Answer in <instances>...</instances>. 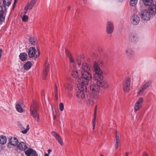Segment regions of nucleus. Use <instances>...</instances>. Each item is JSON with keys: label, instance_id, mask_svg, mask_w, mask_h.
Returning a JSON list of instances; mask_svg holds the SVG:
<instances>
[{"label": "nucleus", "instance_id": "f257e3e1", "mask_svg": "<svg viewBox=\"0 0 156 156\" xmlns=\"http://www.w3.org/2000/svg\"><path fill=\"white\" fill-rule=\"evenodd\" d=\"M93 67L95 72L93 76V80L96 83H91L90 86V89L92 91L97 93L99 91L100 87L107 88L109 85L106 81L104 80L103 73L98 66V63L94 62Z\"/></svg>", "mask_w": 156, "mask_h": 156}, {"label": "nucleus", "instance_id": "f03ea898", "mask_svg": "<svg viewBox=\"0 0 156 156\" xmlns=\"http://www.w3.org/2000/svg\"><path fill=\"white\" fill-rule=\"evenodd\" d=\"M81 75L82 77L78 79V81L81 82V81H84L85 84H88L89 81L92 78L91 74L88 72L90 69L89 65L86 63L83 64L81 68Z\"/></svg>", "mask_w": 156, "mask_h": 156}, {"label": "nucleus", "instance_id": "7ed1b4c3", "mask_svg": "<svg viewBox=\"0 0 156 156\" xmlns=\"http://www.w3.org/2000/svg\"><path fill=\"white\" fill-rule=\"evenodd\" d=\"M78 82L77 86L79 90L77 92L76 96L79 98L83 99L86 97L87 89L86 85L88 84H85L84 81L80 82L78 81Z\"/></svg>", "mask_w": 156, "mask_h": 156}, {"label": "nucleus", "instance_id": "20e7f679", "mask_svg": "<svg viewBox=\"0 0 156 156\" xmlns=\"http://www.w3.org/2000/svg\"><path fill=\"white\" fill-rule=\"evenodd\" d=\"M30 111V114L34 119L37 122L39 121L40 118L39 114L37 111V106L35 103L33 104L31 106Z\"/></svg>", "mask_w": 156, "mask_h": 156}, {"label": "nucleus", "instance_id": "39448f33", "mask_svg": "<svg viewBox=\"0 0 156 156\" xmlns=\"http://www.w3.org/2000/svg\"><path fill=\"white\" fill-rule=\"evenodd\" d=\"M99 96L97 93H92L90 94L89 97H87L86 103L87 104L90 106L93 105L94 103V101L93 100L99 98Z\"/></svg>", "mask_w": 156, "mask_h": 156}, {"label": "nucleus", "instance_id": "423d86ee", "mask_svg": "<svg viewBox=\"0 0 156 156\" xmlns=\"http://www.w3.org/2000/svg\"><path fill=\"white\" fill-rule=\"evenodd\" d=\"M37 52L35 48L32 47H30L28 52L29 57L30 58L34 57V58H39L40 55V52L38 51L37 53H36Z\"/></svg>", "mask_w": 156, "mask_h": 156}, {"label": "nucleus", "instance_id": "0eeeda50", "mask_svg": "<svg viewBox=\"0 0 156 156\" xmlns=\"http://www.w3.org/2000/svg\"><path fill=\"white\" fill-rule=\"evenodd\" d=\"M140 16L141 19L144 21H148L151 18L150 13L147 10L144 9L140 12Z\"/></svg>", "mask_w": 156, "mask_h": 156}, {"label": "nucleus", "instance_id": "6e6552de", "mask_svg": "<svg viewBox=\"0 0 156 156\" xmlns=\"http://www.w3.org/2000/svg\"><path fill=\"white\" fill-rule=\"evenodd\" d=\"M131 83V79L129 77L126 78L123 83V87L124 91L125 92H128L130 89Z\"/></svg>", "mask_w": 156, "mask_h": 156}, {"label": "nucleus", "instance_id": "1a4fd4ad", "mask_svg": "<svg viewBox=\"0 0 156 156\" xmlns=\"http://www.w3.org/2000/svg\"><path fill=\"white\" fill-rule=\"evenodd\" d=\"M114 30V26L113 23L111 21H108L106 25V31L109 34H112Z\"/></svg>", "mask_w": 156, "mask_h": 156}, {"label": "nucleus", "instance_id": "9d476101", "mask_svg": "<svg viewBox=\"0 0 156 156\" xmlns=\"http://www.w3.org/2000/svg\"><path fill=\"white\" fill-rule=\"evenodd\" d=\"M143 101L144 99L143 98H140L137 99L134 105L135 111L138 110L142 107Z\"/></svg>", "mask_w": 156, "mask_h": 156}, {"label": "nucleus", "instance_id": "9b49d317", "mask_svg": "<svg viewBox=\"0 0 156 156\" xmlns=\"http://www.w3.org/2000/svg\"><path fill=\"white\" fill-rule=\"evenodd\" d=\"M36 3L35 2H34L31 0L30 2H28L24 8L25 11L24 12V13L26 14L28 10L32 9L34 7Z\"/></svg>", "mask_w": 156, "mask_h": 156}, {"label": "nucleus", "instance_id": "f8f14e48", "mask_svg": "<svg viewBox=\"0 0 156 156\" xmlns=\"http://www.w3.org/2000/svg\"><path fill=\"white\" fill-rule=\"evenodd\" d=\"M139 38L138 35L136 34H131L129 37V41L133 43H136L139 42Z\"/></svg>", "mask_w": 156, "mask_h": 156}, {"label": "nucleus", "instance_id": "ddd939ff", "mask_svg": "<svg viewBox=\"0 0 156 156\" xmlns=\"http://www.w3.org/2000/svg\"><path fill=\"white\" fill-rule=\"evenodd\" d=\"M51 133L52 135L55 138L58 143L61 145L63 146L64 145V143L62 139L58 133L54 131L51 132Z\"/></svg>", "mask_w": 156, "mask_h": 156}, {"label": "nucleus", "instance_id": "4468645a", "mask_svg": "<svg viewBox=\"0 0 156 156\" xmlns=\"http://www.w3.org/2000/svg\"><path fill=\"white\" fill-rule=\"evenodd\" d=\"M131 20L132 24L133 25H136L139 23L140 19L138 15L134 14L131 17Z\"/></svg>", "mask_w": 156, "mask_h": 156}, {"label": "nucleus", "instance_id": "2eb2a0df", "mask_svg": "<svg viewBox=\"0 0 156 156\" xmlns=\"http://www.w3.org/2000/svg\"><path fill=\"white\" fill-rule=\"evenodd\" d=\"M17 147L18 150L23 151L25 152L26 151V149L28 148L26 144L23 142H21L18 144Z\"/></svg>", "mask_w": 156, "mask_h": 156}, {"label": "nucleus", "instance_id": "dca6fc26", "mask_svg": "<svg viewBox=\"0 0 156 156\" xmlns=\"http://www.w3.org/2000/svg\"><path fill=\"white\" fill-rule=\"evenodd\" d=\"M25 154L28 156H37L36 152L31 148H29L25 151Z\"/></svg>", "mask_w": 156, "mask_h": 156}, {"label": "nucleus", "instance_id": "f3484780", "mask_svg": "<svg viewBox=\"0 0 156 156\" xmlns=\"http://www.w3.org/2000/svg\"><path fill=\"white\" fill-rule=\"evenodd\" d=\"M148 8L149 12L152 15L156 14V6L154 5L150 4Z\"/></svg>", "mask_w": 156, "mask_h": 156}, {"label": "nucleus", "instance_id": "a211bd4d", "mask_svg": "<svg viewBox=\"0 0 156 156\" xmlns=\"http://www.w3.org/2000/svg\"><path fill=\"white\" fill-rule=\"evenodd\" d=\"M63 86L65 89L68 91L72 90L73 89V86L69 81H67L65 83Z\"/></svg>", "mask_w": 156, "mask_h": 156}, {"label": "nucleus", "instance_id": "6ab92c4d", "mask_svg": "<svg viewBox=\"0 0 156 156\" xmlns=\"http://www.w3.org/2000/svg\"><path fill=\"white\" fill-rule=\"evenodd\" d=\"M126 53L129 58H133L134 57V54L132 49L128 48L126 51Z\"/></svg>", "mask_w": 156, "mask_h": 156}, {"label": "nucleus", "instance_id": "aec40b11", "mask_svg": "<svg viewBox=\"0 0 156 156\" xmlns=\"http://www.w3.org/2000/svg\"><path fill=\"white\" fill-rule=\"evenodd\" d=\"M9 143L13 146L17 145L18 143V139L15 137H12L10 139L9 141Z\"/></svg>", "mask_w": 156, "mask_h": 156}, {"label": "nucleus", "instance_id": "412c9836", "mask_svg": "<svg viewBox=\"0 0 156 156\" xmlns=\"http://www.w3.org/2000/svg\"><path fill=\"white\" fill-rule=\"evenodd\" d=\"M12 2V0H4L3 3L4 5L1 6V7L2 9H3V7L4 8L5 10H6V6H9L10 5Z\"/></svg>", "mask_w": 156, "mask_h": 156}, {"label": "nucleus", "instance_id": "4be33fe9", "mask_svg": "<svg viewBox=\"0 0 156 156\" xmlns=\"http://www.w3.org/2000/svg\"><path fill=\"white\" fill-rule=\"evenodd\" d=\"M5 11H3V9L0 11V24L1 22H2L4 21L5 18Z\"/></svg>", "mask_w": 156, "mask_h": 156}, {"label": "nucleus", "instance_id": "5701e85b", "mask_svg": "<svg viewBox=\"0 0 156 156\" xmlns=\"http://www.w3.org/2000/svg\"><path fill=\"white\" fill-rule=\"evenodd\" d=\"M62 50L63 51L65 50L66 55L69 58H74V57L72 55L71 53L68 49H66L63 47Z\"/></svg>", "mask_w": 156, "mask_h": 156}, {"label": "nucleus", "instance_id": "b1692460", "mask_svg": "<svg viewBox=\"0 0 156 156\" xmlns=\"http://www.w3.org/2000/svg\"><path fill=\"white\" fill-rule=\"evenodd\" d=\"M32 65L31 62H30L28 61L24 65V68L26 70H28L31 68Z\"/></svg>", "mask_w": 156, "mask_h": 156}, {"label": "nucleus", "instance_id": "393cba45", "mask_svg": "<svg viewBox=\"0 0 156 156\" xmlns=\"http://www.w3.org/2000/svg\"><path fill=\"white\" fill-rule=\"evenodd\" d=\"M7 142V138L5 136H2L0 137V144H4Z\"/></svg>", "mask_w": 156, "mask_h": 156}, {"label": "nucleus", "instance_id": "a878e982", "mask_svg": "<svg viewBox=\"0 0 156 156\" xmlns=\"http://www.w3.org/2000/svg\"><path fill=\"white\" fill-rule=\"evenodd\" d=\"M49 63L48 62H45V66H44V70L43 72H45L46 73H48V72L49 70Z\"/></svg>", "mask_w": 156, "mask_h": 156}, {"label": "nucleus", "instance_id": "bb28decb", "mask_svg": "<svg viewBox=\"0 0 156 156\" xmlns=\"http://www.w3.org/2000/svg\"><path fill=\"white\" fill-rule=\"evenodd\" d=\"M144 3L146 5H149L153 2V0H143Z\"/></svg>", "mask_w": 156, "mask_h": 156}, {"label": "nucleus", "instance_id": "cd10ccee", "mask_svg": "<svg viewBox=\"0 0 156 156\" xmlns=\"http://www.w3.org/2000/svg\"><path fill=\"white\" fill-rule=\"evenodd\" d=\"M151 83V82L149 81L145 83L142 87L145 90L148 87Z\"/></svg>", "mask_w": 156, "mask_h": 156}, {"label": "nucleus", "instance_id": "c85d7f7f", "mask_svg": "<svg viewBox=\"0 0 156 156\" xmlns=\"http://www.w3.org/2000/svg\"><path fill=\"white\" fill-rule=\"evenodd\" d=\"M17 110L19 112L22 113L23 112V109L21 108L20 104H17L16 106Z\"/></svg>", "mask_w": 156, "mask_h": 156}, {"label": "nucleus", "instance_id": "c756f323", "mask_svg": "<svg viewBox=\"0 0 156 156\" xmlns=\"http://www.w3.org/2000/svg\"><path fill=\"white\" fill-rule=\"evenodd\" d=\"M27 54L25 52L21 53L19 55L20 58H27Z\"/></svg>", "mask_w": 156, "mask_h": 156}, {"label": "nucleus", "instance_id": "7c9ffc66", "mask_svg": "<svg viewBox=\"0 0 156 156\" xmlns=\"http://www.w3.org/2000/svg\"><path fill=\"white\" fill-rule=\"evenodd\" d=\"M116 140L115 143V146L116 149H117L118 147L119 143L120 142V140L118 135H116Z\"/></svg>", "mask_w": 156, "mask_h": 156}, {"label": "nucleus", "instance_id": "2f4dec72", "mask_svg": "<svg viewBox=\"0 0 156 156\" xmlns=\"http://www.w3.org/2000/svg\"><path fill=\"white\" fill-rule=\"evenodd\" d=\"M138 0H130V4L132 6H135L137 3Z\"/></svg>", "mask_w": 156, "mask_h": 156}, {"label": "nucleus", "instance_id": "473e14b6", "mask_svg": "<svg viewBox=\"0 0 156 156\" xmlns=\"http://www.w3.org/2000/svg\"><path fill=\"white\" fill-rule=\"evenodd\" d=\"M30 41L32 45H35L37 43L36 39L33 37L30 38Z\"/></svg>", "mask_w": 156, "mask_h": 156}, {"label": "nucleus", "instance_id": "72a5a7b5", "mask_svg": "<svg viewBox=\"0 0 156 156\" xmlns=\"http://www.w3.org/2000/svg\"><path fill=\"white\" fill-rule=\"evenodd\" d=\"M55 97L57 99H58V88L56 85H55Z\"/></svg>", "mask_w": 156, "mask_h": 156}, {"label": "nucleus", "instance_id": "f704fd0d", "mask_svg": "<svg viewBox=\"0 0 156 156\" xmlns=\"http://www.w3.org/2000/svg\"><path fill=\"white\" fill-rule=\"evenodd\" d=\"M79 74L77 71H74L72 74V76L74 78H77L78 77Z\"/></svg>", "mask_w": 156, "mask_h": 156}, {"label": "nucleus", "instance_id": "c9c22d12", "mask_svg": "<svg viewBox=\"0 0 156 156\" xmlns=\"http://www.w3.org/2000/svg\"><path fill=\"white\" fill-rule=\"evenodd\" d=\"M145 90V89H144V88L142 87L139 90L137 91V94L138 95L141 94H142V93L143 91Z\"/></svg>", "mask_w": 156, "mask_h": 156}, {"label": "nucleus", "instance_id": "e433bc0d", "mask_svg": "<svg viewBox=\"0 0 156 156\" xmlns=\"http://www.w3.org/2000/svg\"><path fill=\"white\" fill-rule=\"evenodd\" d=\"M59 108L60 110L62 111L64 109V106L62 103H61L59 104Z\"/></svg>", "mask_w": 156, "mask_h": 156}, {"label": "nucleus", "instance_id": "4c0bfd02", "mask_svg": "<svg viewBox=\"0 0 156 156\" xmlns=\"http://www.w3.org/2000/svg\"><path fill=\"white\" fill-rule=\"evenodd\" d=\"M29 125H28L27 126L26 129L24 130H23L22 132L23 134H26L27 133V131L29 130Z\"/></svg>", "mask_w": 156, "mask_h": 156}, {"label": "nucleus", "instance_id": "58836bf2", "mask_svg": "<svg viewBox=\"0 0 156 156\" xmlns=\"http://www.w3.org/2000/svg\"><path fill=\"white\" fill-rule=\"evenodd\" d=\"M28 19V17L27 16L24 15L22 18V20L24 22H26Z\"/></svg>", "mask_w": 156, "mask_h": 156}, {"label": "nucleus", "instance_id": "ea45409f", "mask_svg": "<svg viewBox=\"0 0 156 156\" xmlns=\"http://www.w3.org/2000/svg\"><path fill=\"white\" fill-rule=\"evenodd\" d=\"M43 75L42 77V78L43 80H45L46 78L48 73L45 72H43Z\"/></svg>", "mask_w": 156, "mask_h": 156}, {"label": "nucleus", "instance_id": "a19ab883", "mask_svg": "<svg viewBox=\"0 0 156 156\" xmlns=\"http://www.w3.org/2000/svg\"><path fill=\"white\" fill-rule=\"evenodd\" d=\"M57 112L56 110L55 109V112H53V119H56V113Z\"/></svg>", "mask_w": 156, "mask_h": 156}, {"label": "nucleus", "instance_id": "79ce46f5", "mask_svg": "<svg viewBox=\"0 0 156 156\" xmlns=\"http://www.w3.org/2000/svg\"><path fill=\"white\" fill-rule=\"evenodd\" d=\"M3 53V51L2 49H0V58H1L2 54Z\"/></svg>", "mask_w": 156, "mask_h": 156}, {"label": "nucleus", "instance_id": "37998d69", "mask_svg": "<svg viewBox=\"0 0 156 156\" xmlns=\"http://www.w3.org/2000/svg\"><path fill=\"white\" fill-rule=\"evenodd\" d=\"M17 0H15V1H14V3L13 7V9L14 8V7L16 4V3H17Z\"/></svg>", "mask_w": 156, "mask_h": 156}, {"label": "nucleus", "instance_id": "c03bdc74", "mask_svg": "<svg viewBox=\"0 0 156 156\" xmlns=\"http://www.w3.org/2000/svg\"><path fill=\"white\" fill-rule=\"evenodd\" d=\"M143 156H148V155L146 152H144L142 154Z\"/></svg>", "mask_w": 156, "mask_h": 156}, {"label": "nucleus", "instance_id": "a18cd8bd", "mask_svg": "<svg viewBox=\"0 0 156 156\" xmlns=\"http://www.w3.org/2000/svg\"><path fill=\"white\" fill-rule=\"evenodd\" d=\"M95 122H93V129H94L95 127Z\"/></svg>", "mask_w": 156, "mask_h": 156}, {"label": "nucleus", "instance_id": "49530a36", "mask_svg": "<svg viewBox=\"0 0 156 156\" xmlns=\"http://www.w3.org/2000/svg\"><path fill=\"white\" fill-rule=\"evenodd\" d=\"M97 106L96 105L95 108L94 110V114L95 115H96V111H97Z\"/></svg>", "mask_w": 156, "mask_h": 156}, {"label": "nucleus", "instance_id": "de8ad7c7", "mask_svg": "<svg viewBox=\"0 0 156 156\" xmlns=\"http://www.w3.org/2000/svg\"><path fill=\"white\" fill-rule=\"evenodd\" d=\"M96 115H94V119L93 120V122H95V119Z\"/></svg>", "mask_w": 156, "mask_h": 156}, {"label": "nucleus", "instance_id": "09e8293b", "mask_svg": "<svg viewBox=\"0 0 156 156\" xmlns=\"http://www.w3.org/2000/svg\"><path fill=\"white\" fill-rule=\"evenodd\" d=\"M74 62L73 59H70V62Z\"/></svg>", "mask_w": 156, "mask_h": 156}, {"label": "nucleus", "instance_id": "8fccbe9b", "mask_svg": "<svg viewBox=\"0 0 156 156\" xmlns=\"http://www.w3.org/2000/svg\"><path fill=\"white\" fill-rule=\"evenodd\" d=\"M129 153L128 152H126V156H128L129 155Z\"/></svg>", "mask_w": 156, "mask_h": 156}, {"label": "nucleus", "instance_id": "3c124183", "mask_svg": "<svg viewBox=\"0 0 156 156\" xmlns=\"http://www.w3.org/2000/svg\"><path fill=\"white\" fill-rule=\"evenodd\" d=\"M51 149H49L48 151V154H50V153L51 152Z\"/></svg>", "mask_w": 156, "mask_h": 156}, {"label": "nucleus", "instance_id": "603ef678", "mask_svg": "<svg viewBox=\"0 0 156 156\" xmlns=\"http://www.w3.org/2000/svg\"><path fill=\"white\" fill-rule=\"evenodd\" d=\"M115 134H116V135H117V134H118V131H115Z\"/></svg>", "mask_w": 156, "mask_h": 156}, {"label": "nucleus", "instance_id": "864d4df0", "mask_svg": "<svg viewBox=\"0 0 156 156\" xmlns=\"http://www.w3.org/2000/svg\"><path fill=\"white\" fill-rule=\"evenodd\" d=\"M67 8L68 9H70L71 8V7L70 6H69Z\"/></svg>", "mask_w": 156, "mask_h": 156}, {"label": "nucleus", "instance_id": "5fc2aeb1", "mask_svg": "<svg viewBox=\"0 0 156 156\" xmlns=\"http://www.w3.org/2000/svg\"><path fill=\"white\" fill-rule=\"evenodd\" d=\"M80 58H84V57H83V55H82L81 57H80Z\"/></svg>", "mask_w": 156, "mask_h": 156}, {"label": "nucleus", "instance_id": "6e6d98bb", "mask_svg": "<svg viewBox=\"0 0 156 156\" xmlns=\"http://www.w3.org/2000/svg\"><path fill=\"white\" fill-rule=\"evenodd\" d=\"M48 154H45V155H44V156H48Z\"/></svg>", "mask_w": 156, "mask_h": 156}, {"label": "nucleus", "instance_id": "4d7b16f0", "mask_svg": "<svg viewBox=\"0 0 156 156\" xmlns=\"http://www.w3.org/2000/svg\"><path fill=\"white\" fill-rule=\"evenodd\" d=\"M21 59L22 60V61H24L26 59Z\"/></svg>", "mask_w": 156, "mask_h": 156}, {"label": "nucleus", "instance_id": "13d9d810", "mask_svg": "<svg viewBox=\"0 0 156 156\" xmlns=\"http://www.w3.org/2000/svg\"><path fill=\"white\" fill-rule=\"evenodd\" d=\"M83 1H84V2L85 4H86V2H85V0H83Z\"/></svg>", "mask_w": 156, "mask_h": 156}, {"label": "nucleus", "instance_id": "bf43d9fd", "mask_svg": "<svg viewBox=\"0 0 156 156\" xmlns=\"http://www.w3.org/2000/svg\"><path fill=\"white\" fill-rule=\"evenodd\" d=\"M80 63H79V65H80Z\"/></svg>", "mask_w": 156, "mask_h": 156}, {"label": "nucleus", "instance_id": "052dcab7", "mask_svg": "<svg viewBox=\"0 0 156 156\" xmlns=\"http://www.w3.org/2000/svg\"><path fill=\"white\" fill-rule=\"evenodd\" d=\"M101 156H103V155H102V154H101Z\"/></svg>", "mask_w": 156, "mask_h": 156}, {"label": "nucleus", "instance_id": "680f3d73", "mask_svg": "<svg viewBox=\"0 0 156 156\" xmlns=\"http://www.w3.org/2000/svg\"><path fill=\"white\" fill-rule=\"evenodd\" d=\"M68 95H69V94L68 93Z\"/></svg>", "mask_w": 156, "mask_h": 156}]
</instances>
